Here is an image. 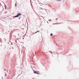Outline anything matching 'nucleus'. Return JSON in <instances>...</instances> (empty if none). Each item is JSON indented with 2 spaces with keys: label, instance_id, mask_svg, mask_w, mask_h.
I'll use <instances>...</instances> for the list:
<instances>
[{
  "label": "nucleus",
  "instance_id": "f257e3e1",
  "mask_svg": "<svg viewBox=\"0 0 79 79\" xmlns=\"http://www.w3.org/2000/svg\"><path fill=\"white\" fill-rule=\"evenodd\" d=\"M22 15L21 14H20V13H18L17 14V15L15 16H14V18H17L19 16H20V15Z\"/></svg>",
  "mask_w": 79,
  "mask_h": 79
},
{
  "label": "nucleus",
  "instance_id": "20e7f679",
  "mask_svg": "<svg viewBox=\"0 0 79 79\" xmlns=\"http://www.w3.org/2000/svg\"><path fill=\"white\" fill-rule=\"evenodd\" d=\"M39 32V31H37L36 32H35V33H37V32Z\"/></svg>",
  "mask_w": 79,
  "mask_h": 79
},
{
  "label": "nucleus",
  "instance_id": "423d86ee",
  "mask_svg": "<svg viewBox=\"0 0 79 79\" xmlns=\"http://www.w3.org/2000/svg\"><path fill=\"white\" fill-rule=\"evenodd\" d=\"M62 0H57V1H61Z\"/></svg>",
  "mask_w": 79,
  "mask_h": 79
},
{
  "label": "nucleus",
  "instance_id": "f03ea898",
  "mask_svg": "<svg viewBox=\"0 0 79 79\" xmlns=\"http://www.w3.org/2000/svg\"><path fill=\"white\" fill-rule=\"evenodd\" d=\"M34 73H36L38 74H39L40 73L39 71H34Z\"/></svg>",
  "mask_w": 79,
  "mask_h": 79
},
{
  "label": "nucleus",
  "instance_id": "39448f33",
  "mask_svg": "<svg viewBox=\"0 0 79 79\" xmlns=\"http://www.w3.org/2000/svg\"><path fill=\"white\" fill-rule=\"evenodd\" d=\"M52 33H51V35H51V36H52Z\"/></svg>",
  "mask_w": 79,
  "mask_h": 79
},
{
  "label": "nucleus",
  "instance_id": "7ed1b4c3",
  "mask_svg": "<svg viewBox=\"0 0 79 79\" xmlns=\"http://www.w3.org/2000/svg\"><path fill=\"white\" fill-rule=\"evenodd\" d=\"M5 9H6L7 6H6V5H5Z\"/></svg>",
  "mask_w": 79,
  "mask_h": 79
},
{
  "label": "nucleus",
  "instance_id": "0eeeda50",
  "mask_svg": "<svg viewBox=\"0 0 79 79\" xmlns=\"http://www.w3.org/2000/svg\"><path fill=\"white\" fill-rule=\"evenodd\" d=\"M16 6V4H15V6Z\"/></svg>",
  "mask_w": 79,
  "mask_h": 79
}]
</instances>
